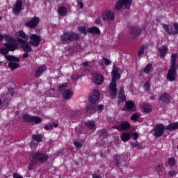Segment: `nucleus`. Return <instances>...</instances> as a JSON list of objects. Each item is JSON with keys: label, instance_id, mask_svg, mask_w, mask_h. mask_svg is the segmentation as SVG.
<instances>
[{"label": "nucleus", "instance_id": "obj_1", "mask_svg": "<svg viewBox=\"0 0 178 178\" xmlns=\"http://www.w3.org/2000/svg\"><path fill=\"white\" fill-rule=\"evenodd\" d=\"M80 37L78 34L73 32H66L61 36L63 44H68V42L77 41Z\"/></svg>", "mask_w": 178, "mask_h": 178}, {"label": "nucleus", "instance_id": "obj_2", "mask_svg": "<svg viewBox=\"0 0 178 178\" xmlns=\"http://www.w3.org/2000/svg\"><path fill=\"white\" fill-rule=\"evenodd\" d=\"M4 56L5 58L10 62L8 63V66L11 70H15L19 67V63L15 62H20V58H16L11 55H6Z\"/></svg>", "mask_w": 178, "mask_h": 178}, {"label": "nucleus", "instance_id": "obj_3", "mask_svg": "<svg viewBox=\"0 0 178 178\" xmlns=\"http://www.w3.org/2000/svg\"><path fill=\"white\" fill-rule=\"evenodd\" d=\"M4 45L6 47H2L0 49V54H1V55H5V56L9 54V51H13L19 48L18 45L16 46L10 43H5Z\"/></svg>", "mask_w": 178, "mask_h": 178}, {"label": "nucleus", "instance_id": "obj_4", "mask_svg": "<svg viewBox=\"0 0 178 178\" xmlns=\"http://www.w3.org/2000/svg\"><path fill=\"white\" fill-rule=\"evenodd\" d=\"M31 156L33 159L37 162H40V163H44V162H47V161H48V155L39 152L32 153Z\"/></svg>", "mask_w": 178, "mask_h": 178}, {"label": "nucleus", "instance_id": "obj_5", "mask_svg": "<svg viewBox=\"0 0 178 178\" xmlns=\"http://www.w3.org/2000/svg\"><path fill=\"white\" fill-rule=\"evenodd\" d=\"M67 84H63L59 86V91L62 92L63 98L69 99V98H72V97H73V92L70 90H67Z\"/></svg>", "mask_w": 178, "mask_h": 178}, {"label": "nucleus", "instance_id": "obj_6", "mask_svg": "<svg viewBox=\"0 0 178 178\" xmlns=\"http://www.w3.org/2000/svg\"><path fill=\"white\" fill-rule=\"evenodd\" d=\"M17 42L21 45V48L23 49L24 52H31V51H33L31 46H30V43H29L27 40H24L22 38H17Z\"/></svg>", "mask_w": 178, "mask_h": 178}, {"label": "nucleus", "instance_id": "obj_7", "mask_svg": "<svg viewBox=\"0 0 178 178\" xmlns=\"http://www.w3.org/2000/svg\"><path fill=\"white\" fill-rule=\"evenodd\" d=\"M131 0H118L115 5V10H120L123 6L125 9H130Z\"/></svg>", "mask_w": 178, "mask_h": 178}, {"label": "nucleus", "instance_id": "obj_8", "mask_svg": "<svg viewBox=\"0 0 178 178\" xmlns=\"http://www.w3.org/2000/svg\"><path fill=\"white\" fill-rule=\"evenodd\" d=\"M23 119L26 122H28L29 123H35V124H38L42 122V120L38 116H31L29 114H25L23 116Z\"/></svg>", "mask_w": 178, "mask_h": 178}, {"label": "nucleus", "instance_id": "obj_9", "mask_svg": "<svg viewBox=\"0 0 178 178\" xmlns=\"http://www.w3.org/2000/svg\"><path fill=\"white\" fill-rule=\"evenodd\" d=\"M102 19L104 22H113L115 14L111 10H106L103 13Z\"/></svg>", "mask_w": 178, "mask_h": 178}, {"label": "nucleus", "instance_id": "obj_10", "mask_svg": "<svg viewBox=\"0 0 178 178\" xmlns=\"http://www.w3.org/2000/svg\"><path fill=\"white\" fill-rule=\"evenodd\" d=\"M103 110H104L103 105L97 106V104H92L86 107V112H88V113H95L97 111H99V112H102Z\"/></svg>", "mask_w": 178, "mask_h": 178}, {"label": "nucleus", "instance_id": "obj_11", "mask_svg": "<svg viewBox=\"0 0 178 178\" xmlns=\"http://www.w3.org/2000/svg\"><path fill=\"white\" fill-rule=\"evenodd\" d=\"M101 95V92L99 90L95 89L93 90L90 95H89V101L92 104H95V102L99 101V96Z\"/></svg>", "mask_w": 178, "mask_h": 178}, {"label": "nucleus", "instance_id": "obj_12", "mask_svg": "<svg viewBox=\"0 0 178 178\" xmlns=\"http://www.w3.org/2000/svg\"><path fill=\"white\" fill-rule=\"evenodd\" d=\"M176 67H170L167 74V79L169 81H175L177 76V72H176Z\"/></svg>", "mask_w": 178, "mask_h": 178}, {"label": "nucleus", "instance_id": "obj_13", "mask_svg": "<svg viewBox=\"0 0 178 178\" xmlns=\"http://www.w3.org/2000/svg\"><path fill=\"white\" fill-rule=\"evenodd\" d=\"M117 85L115 80L111 81L110 86H109V92L111 94V98H116L118 96V88H116Z\"/></svg>", "mask_w": 178, "mask_h": 178}, {"label": "nucleus", "instance_id": "obj_14", "mask_svg": "<svg viewBox=\"0 0 178 178\" xmlns=\"http://www.w3.org/2000/svg\"><path fill=\"white\" fill-rule=\"evenodd\" d=\"M40 42H41V37L35 34L31 35L29 44L31 47H38Z\"/></svg>", "mask_w": 178, "mask_h": 178}, {"label": "nucleus", "instance_id": "obj_15", "mask_svg": "<svg viewBox=\"0 0 178 178\" xmlns=\"http://www.w3.org/2000/svg\"><path fill=\"white\" fill-rule=\"evenodd\" d=\"M154 131L155 137H162L165 131V126L162 124H159L156 125Z\"/></svg>", "mask_w": 178, "mask_h": 178}, {"label": "nucleus", "instance_id": "obj_16", "mask_svg": "<svg viewBox=\"0 0 178 178\" xmlns=\"http://www.w3.org/2000/svg\"><path fill=\"white\" fill-rule=\"evenodd\" d=\"M38 23H40V18L34 17L31 19V21L26 22L25 24L27 27H29V29H34L37 27Z\"/></svg>", "mask_w": 178, "mask_h": 178}, {"label": "nucleus", "instance_id": "obj_17", "mask_svg": "<svg viewBox=\"0 0 178 178\" xmlns=\"http://www.w3.org/2000/svg\"><path fill=\"white\" fill-rule=\"evenodd\" d=\"M23 9V0H17L15 7L13 8V13L17 15Z\"/></svg>", "mask_w": 178, "mask_h": 178}, {"label": "nucleus", "instance_id": "obj_18", "mask_svg": "<svg viewBox=\"0 0 178 178\" xmlns=\"http://www.w3.org/2000/svg\"><path fill=\"white\" fill-rule=\"evenodd\" d=\"M143 30H145L144 28H141L138 26H134L131 28V35L136 38V37H138L143 33Z\"/></svg>", "mask_w": 178, "mask_h": 178}, {"label": "nucleus", "instance_id": "obj_19", "mask_svg": "<svg viewBox=\"0 0 178 178\" xmlns=\"http://www.w3.org/2000/svg\"><path fill=\"white\" fill-rule=\"evenodd\" d=\"M92 77V80L95 84H102V81H104V76L98 73H93Z\"/></svg>", "mask_w": 178, "mask_h": 178}, {"label": "nucleus", "instance_id": "obj_20", "mask_svg": "<svg viewBox=\"0 0 178 178\" xmlns=\"http://www.w3.org/2000/svg\"><path fill=\"white\" fill-rule=\"evenodd\" d=\"M175 31H170V30H169V26H168V24H163V28L164 29L165 31H166V33H168V34H170V35H175L176 34H178V24L175 23Z\"/></svg>", "mask_w": 178, "mask_h": 178}, {"label": "nucleus", "instance_id": "obj_21", "mask_svg": "<svg viewBox=\"0 0 178 178\" xmlns=\"http://www.w3.org/2000/svg\"><path fill=\"white\" fill-rule=\"evenodd\" d=\"M17 37H19L18 38H21V40H24V41H29V35L26 34L24 31H18L17 32Z\"/></svg>", "mask_w": 178, "mask_h": 178}, {"label": "nucleus", "instance_id": "obj_22", "mask_svg": "<svg viewBox=\"0 0 178 178\" xmlns=\"http://www.w3.org/2000/svg\"><path fill=\"white\" fill-rule=\"evenodd\" d=\"M114 129L117 130H127V129H130V124L129 122H123L120 125L114 127Z\"/></svg>", "mask_w": 178, "mask_h": 178}, {"label": "nucleus", "instance_id": "obj_23", "mask_svg": "<svg viewBox=\"0 0 178 178\" xmlns=\"http://www.w3.org/2000/svg\"><path fill=\"white\" fill-rule=\"evenodd\" d=\"M47 70V66L41 65L40 66L35 74V77H40V76L43 74Z\"/></svg>", "mask_w": 178, "mask_h": 178}, {"label": "nucleus", "instance_id": "obj_24", "mask_svg": "<svg viewBox=\"0 0 178 178\" xmlns=\"http://www.w3.org/2000/svg\"><path fill=\"white\" fill-rule=\"evenodd\" d=\"M142 108L144 112H146L147 113H149L152 112V108L151 107V104L148 103H144L142 104Z\"/></svg>", "mask_w": 178, "mask_h": 178}, {"label": "nucleus", "instance_id": "obj_25", "mask_svg": "<svg viewBox=\"0 0 178 178\" xmlns=\"http://www.w3.org/2000/svg\"><path fill=\"white\" fill-rule=\"evenodd\" d=\"M177 129H178V122L171 123L165 127V130H170V131H172L173 130H177Z\"/></svg>", "mask_w": 178, "mask_h": 178}, {"label": "nucleus", "instance_id": "obj_26", "mask_svg": "<svg viewBox=\"0 0 178 178\" xmlns=\"http://www.w3.org/2000/svg\"><path fill=\"white\" fill-rule=\"evenodd\" d=\"M120 137H121V140L124 143H126V141H129V140L131 138V136L130 135L129 133H127V132H123L122 134H121Z\"/></svg>", "mask_w": 178, "mask_h": 178}, {"label": "nucleus", "instance_id": "obj_27", "mask_svg": "<svg viewBox=\"0 0 178 178\" xmlns=\"http://www.w3.org/2000/svg\"><path fill=\"white\" fill-rule=\"evenodd\" d=\"M160 100L163 102H169L170 101V96L168 93H163L161 95Z\"/></svg>", "mask_w": 178, "mask_h": 178}, {"label": "nucleus", "instance_id": "obj_28", "mask_svg": "<svg viewBox=\"0 0 178 178\" xmlns=\"http://www.w3.org/2000/svg\"><path fill=\"white\" fill-rule=\"evenodd\" d=\"M99 65H100V66H102V67H105V65H106V66L111 65V60L108 59L107 58H103L100 60Z\"/></svg>", "mask_w": 178, "mask_h": 178}, {"label": "nucleus", "instance_id": "obj_29", "mask_svg": "<svg viewBox=\"0 0 178 178\" xmlns=\"http://www.w3.org/2000/svg\"><path fill=\"white\" fill-rule=\"evenodd\" d=\"M160 56L161 58H165L166 56V54H168V47L167 46H163L160 48Z\"/></svg>", "mask_w": 178, "mask_h": 178}, {"label": "nucleus", "instance_id": "obj_30", "mask_svg": "<svg viewBox=\"0 0 178 178\" xmlns=\"http://www.w3.org/2000/svg\"><path fill=\"white\" fill-rule=\"evenodd\" d=\"M177 59V54H172L171 55V65L170 67H176V60Z\"/></svg>", "mask_w": 178, "mask_h": 178}, {"label": "nucleus", "instance_id": "obj_31", "mask_svg": "<svg viewBox=\"0 0 178 178\" xmlns=\"http://www.w3.org/2000/svg\"><path fill=\"white\" fill-rule=\"evenodd\" d=\"M58 12L60 16H66V15H67V9H66L65 6L60 7Z\"/></svg>", "mask_w": 178, "mask_h": 178}, {"label": "nucleus", "instance_id": "obj_32", "mask_svg": "<svg viewBox=\"0 0 178 178\" xmlns=\"http://www.w3.org/2000/svg\"><path fill=\"white\" fill-rule=\"evenodd\" d=\"M112 73H113L112 81H113L114 80L115 82L116 83V80H118V79H120V74H119V73L118 72V70H113Z\"/></svg>", "mask_w": 178, "mask_h": 178}, {"label": "nucleus", "instance_id": "obj_33", "mask_svg": "<svg viewBox=\"0 0 178 178\" xmlns=\"http://www.w3.org/2000/svg\"><path fill=\"white\" fill-rule=\"evenodd\" d=\"M88 33H91L92 34H99L101 31L97 27H92L88 29Z\"/></svg>", "mask_w": 178, "mask_h": 178}, {"label": "nucleus", "instance_id": "obj_34", "mask_svg": "<svg viewBox=\"0 0 178 178\" xmlns=\"http://www.w3.org/2000/svg\"><path fill=\"white\" fill-rule=\"evenodd\" d=\"M32 138L37 143H41L42 141V136L40 134L32 135Z\"/></svg>", "mask_w": 178, "mask_h": 178}, {"label": "nucleus", "instance_id": "obj_35", "mask_svg": "<svg viewBox=\"0 0 178 178\" xmlns=\"http://www.w3.org/2000/svg\"><path fill=\"white\" fill-rule=\"evenodd\" d=\"M147 48H148V44L143 45L138 51V56H142V55H144V51L145 49H147Z\"/></svg>", "mask_w": 178, "mask_h": 178}, {"label": "nucleus", "instance_id": "obj_36", "mask_svg": "<svg viewBox=\"0 0 178 178\" xmlns=\"http://www.w3.org/2000/svg\"><path fill=\"white\" fill-rule=\"evenodd\" d=\"M153 70L154 68H152V64H147L143 71L145 73H151Z\"/></svg>", "mask_w": 178, "mask_h": 178}, {"label": "nucleus", "instance_id": "obj_37", "mask_svg": "<svg viewBox=\"0 0 178 178\" xmlns=\"http://www.w3.org/2000/svg\"><path fill=\"white\" fill-rule=\"evenodd\" d=\"M86 126H87L88 129H95V122L88 121L87 122H86Z\"/></svg>", "mask_w": 178, "mask_h": 178}, {"label": "nucleus", "instance_id": "obj_38", "mask_svg": "<svg viewBox=\"0 0 178 178\" xmlns=\"http://www.w3.org/2000/svg\"><path fill=\"white\" fill-rule=\"evenodd\" d=\"M126 108L128 110L133 109V108H134V102L133 101L126 102Z\"/></svg>", "mask_w": 178, "mask_h": 178}, {"label": "nucleus", "instance_id": "obj_39", "mask_svg": "<svg viewBox=\"0 0 178 178\" xmlns=\"http://www.w3.org/2000/svg\"><path fill=\"white\" fill-rule=\"evenodd\" d=\"M4 39L5 41L8 42L7 44H13V42H15V39L9 35H4Z\"/></svg>", "mask_w": 178, "mask_h": 178}, {"label": "nucleus", "instance_id": "obj_40", "mask_svg": "<svg viewBox=\"0 0 178 178\" xmlns=\"http://www.w3.org/2000/svg\"><path fill=\"white\" fill-rule=\"evenodd\" d=\"M156 172H162L163 170V164H159L154 167Z\"/></svg>", "mask_w": 178, "mask_h": 178}, {"label": "nucleus", "instance_id": "obj_41", "mask_svg": "<svg viewBox=\"0 0 178 178\" xmlns=\"http://www.w3.org/2000/svg\"><path fill=\"white\" fill-rule=\"evenodd\" d=\"M168 164L170 165V166H175V165H176V160L175 159V158L171 157L168 159Z\"/></svg>", "mask_w": 178, "mask_h": 178}, {"label": "nucleus", "instance_id": "obj_42", "mask_svg": "<svg viewBox=\"0 0 178 178\" xmlns=\"http://www.w3.org/2000/svg\"><path fill=\"white\" fill-rule=\"evenodd\" d=\"M99 136L100 137H106V136H108V132H106V130L103 129L99 132Z\"/></svg>", "mask_w": 178, "mask_h": 178}, {"label": "nucleus", "instance_id": "obj_43", "mask_svg": "<svg viewBox=\"0 0 178 178\" xmlns=\"http://www.w3.org/2000/svg\"><path fill=\"white\" fill-rule=\"evenodd\" d=\"M118 98L120 102L124 101L126 99V96H124V93H119Z\"/></svg>", "mask_w": 178, "mask_h": 178}, {"label": "nucleus", "instance_id": "obj_44", "mask_svg": "<svg viewBox=\"0 0 178 178\" xmlns=\"http://www.w3.org/2000/svg\"><path fill=\"white\" fill-rule=\"evenodd\" d=\"M79 31L82 33V34H87V31L86 30V27L84 26H79Z\"/></svg>", "mask_w": 178, "mask_h": 178}, {"label": "nucleus", "instance_id": "obj_45", "mask_svg": "<svg viewBox=\"0 0 178 178\" xmlns=\"http://www.w3.org/2000/svg\"><path fill=\"white\" fill-rule=\"evenodd\" d=\"M149 87H151V84L149 83V82H146L143 86L146 91L149 90Z\"/></svg>", "mask_w": 178, "mask_h": 178}, {"label": "nucleus", "instance_id": "obj_46", "mask_svg": "<svg viewBox=\"0 0 178 178\" xmlns=\"http://www.w3.org/2000/svg\"><path fill=\"white\" fill-rule=\"evenodd\" d=\"M131 145L133 148H140L141 147V144L140 143H134L133 142L131 143Z\"/></svg>", "mask_w": 178, "mask_h": 178}, {"label": "nucleus", "instance_id": "obj_47", "mask_svg": "<svg viewBox=\"0 0 178 178\" xmlns=\"http://www.w3.org/2000/svg\"><path fill=\"white\" fill-rule=\"evenodd\" d=\"M140 118V115L138 114L135 113L131 116V120H137Z\"/></svg>", "mask_w": 178, "mask_h": 178}, {"label": "nucleus", "instance_id": "obj_48", "mask_svg": "<svg viewBox=\"0 0 178 178\" xmlns=\"http://www.w3.org/2000/svg\"><path fill=\"white\" fill-rule=\"evenodd\" d=\"M168 175L170 176V177H175V175H176V170H170L168 172Z\"/></svg>", "mask_w": 178, "mask_h": 178}, {"label": "nucleus", "instance_id": "obj_49", "mask_svg": "<svg viewBox=\"0 0 178 178\" xmlns=\"http://www.w3.org/2000/svg\"><path fill=\"white\" fill-rule=\"evenodd\" d=\"M77 2L80 9H83V8H84V4H83V1H81V0H78Z\"/></svg>", "mask_w": 178, "mask_h": 178}, {"label": "nucleus", "instance_id": "obj_50", "mask_svg": "<svg viewBox=\"0 0 178 178\" xmlns=\"http://www.w3.org/2000/svg\"><path fill=\"white\" fill-rule=\"evenodd\" d=\"M74 146L76 147V148H81V147H82L81 143H80L79 142H74Z\"/></svg>", "mask_w": 178, "mask_h": 178}, {"label": "nucleus", "instance_id": "obj_51", "mask_svg": "<svg viewBox=\"0 0 178 178\" xmlns=\"http://www.w3.org/2000/svg\"><path fill=\"white\" fill-rule=\"evenodd\" d=\"M53 127H54V125L52 124H50L49 126L48 125L44 126L45 130H52Z\"/></svg>", "mask_w": 178, "mask_h": 178}, {"label": "nucleus", "instance_id": "obj_52", "mask_svg": "<svg viewBox=\"0 0 178 178\" xmlns=\"http://www.w3.org/2000/svg\"><path fill=\"white\" fill-rule=\"evenodd\" d=\"M132 136H133V137H134L133 138L134 140H138V134L137 132L134 133L132 134Z\"/></svg>", "mask_w": 178, "mask_h": 178}, {"label": "nucleus", "instance_id": "obj_53", "mask_svg": "<svg viewBox=\"0 0 178 178\" xmlns=\"http://www.w3.org/2000/svg\"><path fill=\"white\" fill-rule=\"evenodd\" d=\"M13 178H23V177H22L20 175H19L17 173H14Z\"/></svg>", "mask_w": 178, "mask_h": 178}, {"label": "nucleus", "instance_id": "obj_54", "mask_svg": "<svg viewBox=\"0 0 178 178\" xmlns=\"http://www.w3.org/2000/svg\"><path fill=\"white\" fill-rule=\"evenodd\" d=\"M72 80H77L79 79V76L77 74H74L72 76Z\"/></svg>", "mask_w": 178, "mask_h": 178}, {"label": "nucleus", "instance_id": "obj_55", "mask_svg": "<svg viewBox=\"0 0 178 178\" xmlns=\"http://www.w3.org/2000/svg\"><path fill=\"white\" fill-rule=\"evenodd\" d=\"M95 23H96V24H101V18H97L95 20Z\"/></svg>", "mask_w": 178, "mask_h": 178}, {"label": "nucleus", "instance_id": "obj_56", "mask_svg": "<svg viewBox=\"0 0 178 178\" xmlns=\"http://www.w3.org/2000/svg\"><path fill=\"white\" fill-rule=\"evenodd\" d=\"M119 94H124V89L122 87L120 88Z\"/></svg>", "mask_w": 178, "mask_h": 178}, {"label": "nucleus", "instance_id": "obj_57", "mask_svg": "<svg viewBox=\"0 0 178 178\" xmlns=\"http://www.w3.org/2000/svg\"><path fill=\"white\" fill-rule=\"evenodd\" d=\"M29 57V54L27 52H26L25 54H24L23 55V58L24 59H26V58H28Z\"/></svg>", "mask_w": 178, "mask_h": 178}, {"label": "nucleus", "instance_id": "obj_58", "mask_svg": "<svg viewBox=\"0 0 178 178\" xmlns=\"http://www.w3.org/2000/svg\"><path fill=\"white\" fill-rule=\"evenodd\" d=\"M92 178H101V177H99V175H97V174H94L92 175Z\"/></svg>", "mask_w": 178, "mask_h": 178}, {"label": "nucleus", "instance_id": "obj_59", "mask_svg": "<svg viewBox=\"0 0 178 178\" xmlns=\"http://www.w3.org/2000/svg\"><path fill=\"white\" fill-rule=\"evenodd\" d=\"M83 66L87 67L88 66V62H84L82 63Z\"/></svg>", "mask_w": 178, "mask_h": 178}, {"label": "nucleus", "instance_id": "obj_60", "mask_svg": "<svg viewBox=\"0 0 178 178\" xmlns=\"http://www.w3.org/2000/svg\"><path fill=\"white\" fill-rule=\"evenodd\" d=\"M170 31H176V28L175 27V24H174V27L172 26Z\"/></svg>", "mask_w": 178, "mask_h": 178}, {"label": "nucleus", "instance_id": "obj_61", "mask_svg": "<svg viewBox=\"0 0 178 178\" xmlns=\"http://www.w3.org/2000/svg\"><path fill=\"white\" fill-rule=\"evenodd\" d=\"M4 36L2 35L1 34H0V41H2V40H3Z\"/></svg>", "mask_w": 178, "mask_h": 178}, {"label": "nucleus", "instance_id": "obj_62", "mask_svg": "<svg viewBox=\"0 0 178 178\" xmlns=\"http://www.w3.org/2000/svg\"><path fill=\"white\" fill-rule=\"evenodd\" d=\"M53 126H54V127L55 129H56V127H58V124L54 123V124H53Z\"/></svg>", "mask_w": 178, "mask_h": 178}, {"label": "nucleus", "instance_id": "obj_63", "mask_svg": "<svg viewBox=\"0 0 178 178\" xmlns=\"http://www.w3.org/2000/svg\"><path fill=\"white\" fill-rule=\"evenodd\" d=\"M50 92L51 93L54 92V90H50Z\"/></svg>", "mask_w": 178, "mask_h": 178}, {"label": "nucleus", "instance_id": "obj_64", "mask_svg": "<svg viewBox=\"0 0 178 178\" xmlns=\"http://www.w3.org/2000/svg\"><path fill=\"white\" fill-rule=\"evenodd\" d=\"M51 97H56L55 95H51Z\"/></svg>", "mask_w": 178, "mask_h": 178}]
</instances>
